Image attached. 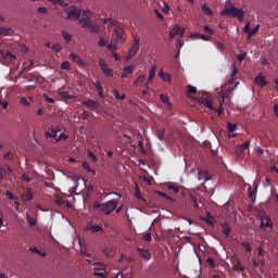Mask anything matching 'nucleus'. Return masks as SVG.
I'll use <instances>...</instances> for the list:
<instances>
[{"mask_svg": "<svg viewBox=\"0 0 278 278\" xmlns=\"http://www.w3.org/2000/svg\"><path fill=\"white\" fill-rule=\"evenodd\" d=\"M206 264H208V266H211V268H215L216 267L215 261L212 257H208L206 260Z\"/></svg>", "mask_w": 278, "mask_h": 278, "instance_id": "40", "label": "nucleus"}, {"mask_svg": "<svg viewBox=\"0 0 278 278\" xmlns=\"http://www.w3.org/2000/svg\"><path fill=\"white\" fill-rule=\"evenodd\" d=\"M5 173H7V169L3 168V167H0V181H2V179H3L4 175H5Z\"/></svg>", "mask_w": 278, "mask_h": 278, "instance_id": "51", "label": "nucleus"}, {"mask_svg": "<svg viewBox=\"0 0 278 278\" xmlns=\"http://www.w3.org/2000/svg\"><path fill=\"white\" fill-rule=\"evenodd\" d=\"M260 222L261 229L273 228L274 226L271 218L265 212L260 213Z\"/></svg>", "mask_w": 278, "mask_h": 278, "instance_id": "5", "label": "nucleus"}, {"mask_svg": "<svg viewBox=\"0 0 278 278\" xmlns=\"http://www.w3.org/2000/svg\"><path fill=\"white\" fill-rule=\"evenodd\" d=\"M191 206H193L195 210L199 208V203L195 197H191Z\"/></svg>", "mask_w": 278, "mask_h": 278, "instance_id": "36", "label": "nucleus"}, {"mask_svg": "<svg viewBox=\"0 0 278 278\" xmlns=\"http://www.w3.org/2000/svg\"><path fill=\"white\" fill-rule=\"evenodd\" d=\"M168 189L172 190L173 192H175L176 194L179 193V188L176 187V186H174V185H169V186H168Z\"/></svg>", "mask_w": 278, "mask_h": 278, "instance_id": "45", "label": "nucleus"}, {"mask_svg": "<svg viewBox=\"0 0 278 278\" xmlns=\"http://www.w3.org/2000/svg\"><path fill=\"white\" fill-rule=\"evenodd\" d=\"M103 252H104V254H105L108 257H110L111 254H112V251H111L109 248H104V249H103Z\"/></svg>", "mask_w": 278, "mask_h": 278, "instance_id": "57", "label": "nucleus"}, {"mask_svg": "<svg viewBox=\"0 0 278 278\" xmlns=\"http://www.w3.org/2000/svg\"><path fill=\"white\" fill-rule=\"evenodd\" d=\"M79 23L83 24V28H88L90 30L91 34H99L100 33V25L98 24H93L91 18L86 16V17H81L79 20Z\"/></svg>", "mask_w": 278, "mask_h": 278, "instance_id": "3", "label": "nucleus"}, {"mask_svg": "<svg viewBox=\"0 0 278 278\" xmlns=\"http://www.w3.org/2000/svg\"><path fill=\"white\" fill-rule=\"evenodd\" d=\"M222 228L224 229L223 231L224 236L228 238L231 233V228L227 224L222 225Z\"/></svg>", "mask_w": 278, "mask_h": 278, "instance_id": "20", "label": "nucleus"}, {"mask_svg": "<svg viewBox=\"0 0 278 278\" xmlns=\"http://www.w3.org/2000/svg\"><path fill=\"white\" fill-rule=\"evenodd\" d=\"M94 86H96V88H97L99 91L103 90V87H102V85H101L100 81H97V83L94 84Z\"/></svg>", "mask_w": 278, "mask_h": 278, "instance_id": "60", "label": "nucleus"}, {"mask_svg": "<svg viewBox=\"0 0 278 278\" xmlns=\"http://www.w3.org/2000/svg\"><path fill=\"white\" fill-rule=\"evenodd\" d=\"M273 110H274L275 116H277L278 118V104H274Z\"/></svg>", "mask_w": 278, "mask_h": 278, "instance_id": "61", "label": "nucleus"}, {"mask_svg": "<svg viewBox=\"0 0 278 278\" xmlns=\"http://www.w3.org/2000/svg\"><path fill=\"white\" fill-rule=\"evenodd\" d=\"M38 12L41 13V14H46L48 12V10L45 7H41V8L38 9Z\"/></svg>", "mask_w": 278, "mask_h": 278, "instance_id": "62", "label": "nucleus"}, {"mask_svg": "<svg viewBox=\"0 0 278 278\" xmlns=\"http://www.w3.org/2000/svg\"><path fill=\"white\" fill-rule=\"evenodd\" d=\"M22 199H23L24 202H30V201H33V200H34V194H33V192H31V189L28 188V189L26 190V193L22 195Z\"/></svg>", "mask_w": 278, "mask_h": 278, "instance_id": "14", "label": "nucleus"}, {"mask_svg": "<svg viewBox=\"0 0 278 278\" xmlns=\"http://www.w3.org/2000/svg\"><path fill=\"white\" fill-rule=\"evenodd\" d=\"M160 98H161V100H162L164 103H169V99H168L167 96L161 94Z\"/></svg>", "mask_w": 278, "mask_h": 278, "instance_id": "53", "label": "nucleus"}, {"mask_svg": "<svg viewBox=\"0 0 278 278\" xmlns=\"http://www.w3.org/2000/svg\"><path fill=\"white\" fill-rule=\"evenodd\" d=\"M250 27H251L250 23L245 24V27H243V33L248 34V36H249V33L251 31Z\"/></svg>", "mask_w": 278, "mask_h": 278, "instance_id": "48", "label": "nucleus"}, {"mask_svg": "<svg viewBox=\"0 0 278 278\" xmlns=\"http://www.w3.org/2000/svg\"><path fill=\"white\" fill-rule=\"evenodd\" d=\"M249 147H250V141H245L242 144H239L237 147V155H242V153H244V151H247Z\"/></svg>", "mask_w": 278, "mask_h": 278, "instance_id": "12", "label": "nucleus"}, {"mask_svg": "<svg viewBox=\"0 0 278 278\" xmlns=\"http://www.w3.org/2000/svg\"><path fill=\"white\" fill-rule=\"evenodd\" d=\"M99 65L106 76L109 77L113 76V70L109 68V64L104 60H100Z\"/></svg>", "mask_w": 278, "mask_h": 278, "instance_id": "7", "label": "nucleus"}, {"mask_svg": "<svg viewBox=\"0 0 278 278\" xmlns=\"http://www.w3.org/2000/svg\"><path fill=\"white\" fill-rule=\"evenodd\" d=\"M137 251L139 252V255H140L143 260H146V261H150V260H151L152 254L149 252V250L138 247V248H137Z\"/></svg>", "mask_w": 278, "mask_h": 278, "instance_id": "9", "label": "nucleus"}, {"mask_svg": "<svg viewBox=\"0 0 278 278\" xmlns=\"http://www.w3.org/2000/svg\"><path fill=\"white\" fill-rule=\"evenodd\" d=\"M143 239L146 242H151L152 241V237L150 232H143Z\"/></svg>", "mask_w": 278, "mask_h": 278, "instance_id": "39", "label": "nucleus"}, {"mask_svg": "<svg viewBox=\"0 0 278 278\" xmlns=\"http://www.w3.org/2000/svg\"><path fill=\"white\" fill-rule=\"evenodd\" d=\"M224 102H225V99H222V101H219L218 109L215 108V110H212V112H216L218 116H222V114H224V108H223Z\"/></svg>", "mask_w": 278, "mask_h": 278, "instance_id": "16", "label": "nucleus"}, {"mask_svg": "<svg viewBox=\"0 0 278 278\" xmlns=\"http://www.w3.org/2000/svg\"><path fill=\"white\" fill-rule=\"evenodd\" d=\"M4 59L12 62V61L16 60V56L13 55V54H11V53L8 51V52L4 54Z\"/></svg>", "mask_w": 278, "mask_h": 278, "instance_id": "34", "label": "nucleus"}, {"mask_svg": "<svg viewBox=\"0 0 278 278\" xmlns=\"http://www.w3.org/2000/svg\"><path fill=\"white\" fill-rule=\"evenodd\" d=\"M22 180L29 184V181H31V178L25 173V174L22 175Z\"/></svg>", "mask_w": 278, "mask_h": 278, "instance_id": "46", "label": "nucleus"}, {"mask_svg": "<svg viewBox=\"0 0 278 278\" xmlns=\"http://www.w3.org/2000/svg\"><path fill=\"white\" fill-rule=\"evenodd\" d=\"M211 178L207 174V172L199 170L198 172V181L205 184V181H208Z\"/></svg>", "mask_w": 278, "mask_h": 278, "instance_id": "11", "label": "nucleus"}, {"mask_svg": "<svg viewBox=\"0 0 278 278\" xmlns=\"http://www.w3.org/2000/svg\"><path fill=\"white\" fill-rule=\"evenodd\" d=\"M136 197L138 200H142V194H141L139 188L136 189Z\"/></svg>", "mask_w": 278, "mask_h": 278, "instance_id": "59", "label": "nucleus"}, {"mask_svg": "<svg viewBox=\"0 0 278 278\" xmlns=\"http://www.w3.org/2000/svg\"><path fill=\"white\" fill-rule=\"evenodd\" d=\"M237 124L228 123V138H236L237 134H233V131H237Z\"/></svg>", "mask_w": 278, "mask_h": 278, "instance_id": "13", "label": "nucleus"}, {"mask_svg": "<svg viewBox=\"0 0 278 278\" xmlns=\"http://www.w3.org/2000/svg\"><path fill=\"white\" fill-rule=\"evenodd\" d=\"M88 157H90L92 160V162H97V160H98L97 156L91 151L88 152Z\"/></svg>", "mask_w": 278, "mask_h": 278, "instance_id": "52", "label": "nucleus"}, {"mask_svg": "<svg viewBox=\"0 0 278 278\" xmlns=\"http://www.w3.org/2000/svg\"><path fill=\"white\" fill-rule=\"evenodd\" d=\"M191 38H193V39H202L204 41H208L210 40L208 36L200 35V34H193V35H191Z\"/></svg>", "mask_w": 278, "mask_h": 278, "instance_id": "22", "label": "nucleus"}, {"mask_svg": "<svg viewBox=\"0 0 278 278\" xmlns=\"http://www.w3.org/2000/svg\"><path fill=\"white\" fill-rule=\"evenodd\" d=\"M13 30L11 28L1 27L0 28V36H10L12 35Z\"/></svg>", "mask_w": 278, "mask_h": 278, "instance_id": "19", "label": "nucleus"}, {"mask_svg": "<svg viewBox=\"0 0 278 278\" xmlns=\"http://www.w3.org/2000/svg\"><path fill=\"white\" fill-rule=\"evenodd\" d=\"M185 34V29H182L181 27L179 26H175L170 31H169V36H170V39H174V37L176 35H180V37H182Z\"/></svg>", "mask_w": 278, "mask_h": 278, "instance_id": "10", "label": "nucleus"}, {"mask_svg": "<svg viewBox=\"0 0 278 278\" xmlns=\"http://www.w3.org/2000/svg\"><path fill=\"white\" fill-rule=\"evenodd\" d=\"M7 97H8V91L5 89H0V103Z\"/></svg>", "mask_w": 278, "mask_h": 278, "instance_id": "38", "label": "nucleus"}, {"mask_svg": "<svg viewBox=\"0 0 278 278\" xmlns=\"http://www.w3.org/2000/svg\"><path fill=\"white\" fill-rule=\"evenodd\" d=\"M146 80V76L144 75H140L138 77V79L135 81V85L139 84V83H143Z\"/></svg>", "mask_w": 278, "mask_h": 278, "instance_id": "49", "label": "nucleus"}, {"mask_svg": "<svg viewBox=\"0 0 278 278\" xmlns=\"http://www.w3.org/2000/svg\"><path fill=\"white\" fill-rule=\"evenodd\" d=\"M52 49L55 50L56 52H60L62 50V47H61V45L55 43V45H53Z\"/></svg>", "mask_w": 278, "mask_h": 278, "instance_id": "55", "label": "nucleus"}, {"mask_svg": "<svg viewBox=\"0 0 278 278\" xmlns=\"http://www.w3.org/2000/svg\"><path fill=\"white\" fill-rule=\"evenodd\" d=\"M235 271H244V268L241 264L235 265Z\"/></svg>", "mask_w": 278, "mask_h": 278, "instance_id": "50", "label": "nucleus"}, {"mask_svg": "<svg viewBox=\"0 0 278 278\" xmlns=\"http://www.w3.org/2000/svg\"><path fill=\"white\" fill-rule=\"evenodd\" d=\"M21 103L25 106H29L30 105V102H28V100L26 98H22L21 99Z\"/></svg>", "mask_w": 278, "mask_h": 278, "instance_id": "54", "label": "nucleus"}, {"mask_svg": "<svg viewBox=\"0 0 278 278\" xmlns=\"http://www.w3.org/2000/svg\"><path fill=\"white\" fill-rule=\"evenodd\" d=\"M160 76L165 81H170V79H172V76L167 73H164L163 71H161Z\"/></svg>", "mask_w": 278, "mask_h": 278, "instance_id": "27", "label": "nucleus"}, {"mask_svg": "<svg viewBox=\"0 0 278 278\" xmlns=\"http://www.w3.org/2000/svg\"><path fill=\"white\" fill-rule=\"evenodd\" d=\"M117 203H118L117 200H110L105 203H101L99 201H96L93 203V207H94L96 211L101 212L105 216H110L111 214H113L116 211Z\"/></svg>", "mask_w": 278, "mask_h": 278, "instance_id": "1", "label": "nucleus"}, {"mask_svg": "<svg viewBox=\"0 0 278 278\" xmlns=\"http://www.w3.org/2000/svg\"><path fill=\"white\" fill-rule=\"evenodd\" d=\"M89 11H81L75 7H71L67 11V20H78L80 15L83 14V17H87V14Z\"/></svg>", "mask_w": 278, "mask_h": 278, "instance_id": "4", "label": "nucleus"}, {"mask_svg": "<svg viewBox=\"0 0 278 278\" xmlns=\"http://www.w3.org/2000/svg\"><path fill=\"white\" fill-rule=\"evenodd\" d=\"M70 67H71V63H70L68 61H64V62L62 63V65H61V68H62V70L68 71Z\"/></svg>", "mask_w": 278, "mask_h": 278, "instance_id": "41", "label": "nucleus"}, {"mask_svg": "<svg viewBox=\"0 0 278 278\" xmlns=\"http://www.w3.org/2000/svg\"><path fill=\"white\" fill-rule=\"evenodd\" d=\"M26 220H27V223L29 224V227H30V228L34 227V226H36V224H37L36 218L31 217V216L29 215V213L26 214Z\"/></svg>", "mask_w": 278, "mask_h": 278, "instance_id": "18", "label": "nucleus"}, {"mask_svg": "<svg viewBox=\"0 0 278 278\" xmlns=\"http://www.w3.org/2000/svg\"><path fill=\"white\" fill-rule=\"evenodd\" d=\"M104 24H109L110 26H114L117 22L114 18H105L103 20Z\"/></svg>", "mask_w": 278, "mask_h": 278, "instance_id": "35", "label": "nucleus"}, {"mask_svg": "<svg viewBox=\"0 0 278 278\" xmlns=\"http://www.w3.org/2000/svg\"><path fill=\"white\" fill-rule=\"evenodd\" d=\"M140 50V38L136 37L134 39V43L131 45L126 58L127 60H131Z\"/></svg>", "mask_w": 278, "mask_h": 278, "instance_id": "6", "label": "nucleus"}, {"mask_svg": "<svg viewBox=\"0 0 278 278\" xmlns=\"http://www.w3.org/2000/svg\"><path fill=\"white\" fill-rule=\"evenodd\" d=\"M68 136L64 132H62L59 138L56 139V142H61V140H67Z\"/></svg>", "mask_w": 278, "mask_h": 278, "instance_id": "43", "label": "nucleus"}, {"mask_svg": "<svg viewBox=\"0 0 278 278\" xmlns=\"http://www.w3.org/2000/svg\"><path fill=\"white\" fill-rule=\"evenodd\" d=\"M255 83H256L257 85L262 86V87L267 86V84H268V83L266 81L265 77H263V76H261V75H257V76L255 77Z\"/></svg>", "mask_w": 278, "mask_h": 278, "instance_id": "15", "label": "nucleus"}, {"mask_svg": "<svg viewBox=\"0 0 278 278\" xmlns=\"http://www.w3.org/2000/svg\"><path fill=\"white\" fill-rule=\"evenodd\" d=\"M115 33H116V36H117L118 39H122V38H123V36H124V30H123L122 27L116 28Z\"/></svg>", "mask_w": 278, "mask_h": 278, "instance_id": "33", "label": "nucleus"}, {"mask_svg": "<svg viewBox=\"0 0 278 278\" xmlns=\"http://www.w3.org/2000/svg\"><path fill=\"white\" fill-rule=\"evenodd\" d=\"M60 96L63 98V99H67V100H72L74 98V96L70 94L67 91H62L60 92Z\"/></svg>", "mask_w": 278, "mask_h": 278, "instance_id": "29", "label": "nucleus"}, {"mask_svg": "<svg viewBox=\"0 0 278 278\" xmlns=\"http://www.w3.org/2000/svg\"><path fill=\"white\" fill-rule=\"evenodd\" d=\"M241 245H242L243 248H245V252H248V253H251L252 250H253L251 243L241 242Z\"/></svg>", "mask_w": 278, "mask_h": 278, "instance_id": "30", "label": "nucleus"}, {"mask_svg": "<svg viewBox=\"0 0 278 278\" xmlns=\"http://www.w3.org/2000/svg\"><path fill=\"white\" fill-rule=\"evenodd\" d=\"M157 138H160L161 140H164V138H165L164 129H159L157 130Z\"/></svg>", "mask_w": 278, "mask_h": 278, "instance_id": "42", "label": "nucleus"}, {"mask_svg": "<svg viewBox=\"0 0 278 278\" xmlns=\"http://www.w3.org/2000/svg\"><path fill=\"white\" fill-rule=\"evenodd\" d=\"M89 230H91L93 233H98V232L102 231V228H101V226L94 225V226L89 227Z\"/></svg>", "mask_w": 278, "mask_h": 278, "instance_id": "31", "label": "nucleus"}, {"mask_svg": "<svg viewBox=\"0 0 278 278\" xmlns=\"http://www.w3.org/2000/svg\"><path fill=\"white\" fill-rule=\"evenodd\" d=\"M113 94H114V97H115L117 100H125V99H126V96H125V94L121 96V94H119V91L116 90V89L114 90Z\"/></svg>", "mask_w": 278, "mask_h": 278, "instance_id": "32", "label": "nucleus"}, {"mask_svg": "<svg viewBox=\"0 0 278 278\" xmlns=\"http://www.w3.org/2000/svg\"><path fill=\"white\" fill-rule=\"evenodd\" d=\"M155 14L160 20H164V15L161 14L159 10H155Z\"/></svg>", "mask_w": 278, "mask_h": 278, "instance_id": "64", "label": "nucleus"}, {"mask_svg": "<svg viewBox=\"0 0 278 278\" xmlns=\"http://www.w3.org/2000/svg\"><path fill=\"white\" fill-rule=\"evenodd\" d=\"M83 167L85 168V170L87 172V173H92L93 175H96V170L94 169H91V167H90V165H89V163L88 162H84L83 163Z\"/></svg>", "mask_w": 278, "mask_h": 278, "instance_id": "24", "label": "nucleus"}, {"mask_svg": "<svg viewBox=\"0 0 278 278\" xmlns=\"http://www.w3.org/2000/svg\"><path fill=\"white\" fill-rule=\"evenodd\" d=\"M83 104L94 112H97V110L100 108L99 102L91 99L84 101Z\"/></svg>", "mask_w": 278, "mask_h": 278, "instance_id": "8", "label": "nucleus"}, {"mask_svg": "<svg viewBox=\"0 0 278 278\" xmlns=\"http://www.w3.org/2000/svg\"><path fill=\"white\" fill-rule=\"evenodd\" d=\"M197 93V87L189 85L187 86V94H195Z\"/></svg>", "mask_w": 278, "mask_h": 278, "instance_id": "28", "label": "nucleus"}, {"mask_svg": "<svg viewBox=\"0 0 278 278\" xmlns=\"http://www.w3.org/2000/svg\"><path fill=\"white\" fill-rule=\"evenodd\" d=\"M170 11V7L167 3H164L163 12L167 14Z\"/></svg>", "mask_w": 278, "mask_h": 278, "instance_id": "56", "label": "nucleus"}, {"mask_svg": "<svg viewBox=\"0 0 278 278\" xmlns=\"http://www.w3.org/2000/svg\"><path fill=\"white\" fill-rule=\"evenodd\" d=\"M202 12L206 14V16H213L214 12L212 11L211 8H208L206 4H202Z\"/></svg>", "mask_w": 278, "mask_h": 278, "instance_id": "17", "label": "nucleus"}, {"mask_svg": "<svg viewBox=\"0 0 278 278\" xmlns=\"http://www.w3.org/2000/svg\"><path fill=\"white\" fill-rule=\"evenodd\" d=\"M229 3H230L229 1L226 2V9H224V11H222V15L237 17V18H239V21H243L244 11L242 9H238L235 7L228 8Z\"/></svg>", "mask_w": 278, "mask_h": 278, "instance_id": "2", "label": "nucleus"}, {"mask_svg": "<svg viewBox=\"0 0 278 278\" xmlns=\"http://www.w3.org/2000/svg\"><path fill=\"white\" fill-rule=\"evenodd\" d=\"M124 71L128 74H132L134 72V66L132 65H129V66H125L124 67Z\"/></svg>", "mask_w": 278, "mask_h": 278, "instance_id": "44", "label": "nucleus"}, {"mask_svg": "<svg viewBox=\"0 0 278 278\" xmlns=\"http://www.w3.org/2000/svg\"><path fill=\"white\" fill-rule=\"evenodd\" d=\"M62 36L66 40V42H70L72 40V35H70L67 31H62Z\"/></svg>", "mask_w": 278, "mask_h": 278, "instance_id": "37", "label": "nucleus"}, {"mask_svg": "<svg viewBox=\"0 0 278 278\" xmlns=\"http://www.w3.org/2000/svg\"><path fill=\"white\" fill-rule=\"evenodd\" d=\"M260 25H256L253 29H250V33L248 34V39H251L252 36H254L260 30Z\"/></svg>", "mask_w": 278, "mask_h": 278, "instance_id": "23", "label": "nucleus"}, {"mask_svg": "<svg viewBox=\"0 0 278 278\" xmlns=\"http://www.w3.org/2000/svg\"><path fill=\"white\" fill-rule=\"evenodd\" d=\"M70 58H71V60H73L74 62H76V61L79 59V56H78L77 54H75V53H71V54H70Z\"/></svg>", "mask_w": 278, "mask_h": 278, "instance_id": "58", "label": "nucleus"}, {"mask_svg": "<svg viewBox=\"0 0 278 278\" xmlns=\"http://www.w3.org/2000/svg\"><path fill=\"white\" fill-rule=\"evenodd\" d=\"M202 104H204V106L211 109V111L215 110V108L213 106L212 101H210L207 98L202 99Z\"/></svg>", "mask_w": 278, "mask_h": 278, "instance_id": "21", "label": "nucleus"}, {"mask_svg": "<svg viewBox=\"0 0 278 278\" xmlns=\"http://www.w3.org/2000/svg\"><path fill=\"white\" fill-rule=\"evenodd\" d=\"M47 138H56V131L53 128H50L47 132H46Z\"/></svg>", "mask_w": 278, "mask_h": 278, "instance_id": "26", "label": "nucleus"}, {"mask_svg": "<svg viewBox=\"0 0 278 278\" xmlns=\"http://www.w3.org/2000/svg\"><path fill=\"white\" fill-rule=\"evenodd\" d=\"M204 33H206L208 35H213L214 30L210 26H204Z\"/></svg>", "mask_w": 278, "mask_h": 278, "instance_id": "47", "label": "nucleus"}, {"mask_svg": "<svg viewBox=\"0 0 278 278\" xmlns=\"http://www.w3.org/2000/svg\"><path fill=\"white\" fill-rule=\"evenodd\" d=\"M99 46H100V47H104V46H106V41H105V39L100 38V40H99Z\"/></svg>", "mask_w": 278, "mask_h": 278, "instance_id": "63", "label": "nucleus"}, {"mask_svg": "<svg viewBox=\"0 0 278 278\" xmlns=\"http://www.w3.org/2000/svg\"><path fill=\"white\" fill-rule=\"evenodd\" d=\"M155 72H156V66L154 65L150 72L149 78H148V83H152L154 77H155Z\"/></svg>", "mask_w": 278, "mask_h": 278, "instance_id": "25", "label": "nucleus"}]
</instances>
